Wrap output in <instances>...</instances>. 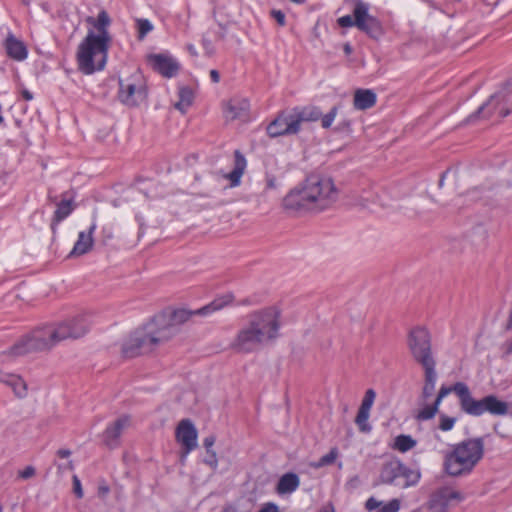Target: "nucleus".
<instances>
[{
	"mask_svg": "<svg viewBox=\"0 0 512 512\" xmlns=\"http://www.w3.org/2000/svg\"><path fill=\"white\" fill-rule=\"evenodd\" d=\"M271 16L273 17V19H275V21L280 25V26H284L286 21V17H285V14L281 11V10H272L271 11Z\"/></svg>",
	"mask_w": 512,
	"mask_h": 512,
	"instance_id": "obj_40",
	"label": "nucleus"
},
{
	"mask_svg": "<svg viewBox=\"0 0 512 512\" xmlns=\"http://www.w3.org/2000/svg\"><path fill=\"white\" fill-rule=\"evenodd\" d=\"M0 382L11 387L18 398H24L27 396V384L20 376L0 371Z\"/></svg>",
	"mask_w": 512,
	"mask_h": 512,
	"instance_id": "obj_24",
	"label": "nucleus"
},
{
	"mask_svg": "<svg viewBox=\"0 0 512 512\" xmlns=\"http://www.w3.org/2000/svg\"><path fill=\"white\" fill-rule=\"evenodd\" d=\"M350 128V122L349 121H343L341 122L336 128L335 130L336 131H340V130H344V129H349Z\"/></svg>",
	"mask_w": 512,
	"mask_h": 512,
	"instance_id": "obj_52",
	"label": "nucleus"
},
{
	"mask_svg": "<svg viewBox=\"0 0 512 512\" xmlns=\"http://www.w3.org/2000/svg\"><path fill=\"white\" fill-rule=\"evenodd\" d=\"M259 512H279V508L275 503L268 502L261 507Z\"/></svg>",
	"mask_w": 512,
	"mask_h": 512,
	"instance_id": "obj_46",
	"label": "nucleus"
},
{
	"mask_svg": "<svg viewBox=\"0 0 512 512\" xmlns=\"http://www.w3.org/2000/svg\"><path fill=\"white\" fill-rule=\"evenodd\" d=\"M338 198L331 178L311 175L283 199L282 206L292 213L321 212L330 208Z\"/></svg>",
	"mask_w": 512,
	"mask_h": 512,
	"instance_id": "obj_2",
	"label": "nucleus"
},
{
	"mask_svg": "<svg viewBox=\"0 0 512 512\" xmlns=\"http://www.w3.org/2000/svg\"><path fill=\"white\" fill-rule=\"evenodd\" d=\"M379 477L384 484L404 489L415 486L421 478V473L407 467L399 459L391 458L382 465Z\"/></svg>",
	"mask_w": 512,
	"mask_h": 512,
	"instance_id": "obj_10",
	"label": "nucleus"
},
{
	"mask_svg": "<svg viewBox=\"0 0 512 512\" xmlns=\"http://www.w3.org/2000/svg\"><path fill=\"white\" fill-rule=\"evenodd\" d=\"M210 77H211L212 82H214V83H218L220 80V75L217 70H211Z\"/></svg>",
	"mask_w": 512,
	"mask_h": 512,
	"instance_id": "obj_51",
	"label": "nucleus"
},
{
	"mask_svg": "<svg viewBox=\"0 0 512 512\" xmlns=\"http://www.w3.org/2000/svg\"><path fill=\"white\" fill-rule=\"evenodd\" d=\"M425 371V383L422 390V397L424 400L430 398L435 390L437 373L435 371V366H427L423 367Z\"/></svg>",
	"mask_w": 512,
	"mask_h": 512,
	"instance_id": "obj_28",
	"label": "nucleus"
},
{
	"mask_svg": "<svg viewBox=\"0 0 512 512\" xmlns=\"http://www.w3.org/2000/svg\"><path fill=\"white\" fill-rule=\"evenodd\" d=\"M4 47L7 55L16 61H23L28 56V50L24 42L16 38L11 32L8 33L4 41Z\"/></svg>",
	"mask_w": 512,
	"mask_h": 512,
	"instance_id": "obj_21",
	"label": "nucleus"
},
{
	"mask_svg": "<svg viewBox=\"0 0 512 512\" xmlns=\"http://www.w3.org/2000/svg\"><path fill=\"white\" fill-rule=\"evenodd\" d=\"M35 475V468L33 466H27L19 472V477L22 479H29Z\"/></svg>",
	"mask_w": 512,
	"mask_h": 512,
	"instance_id": "obj_42",
	"label": "nucleus"
},
{
	"mask_svg": "<svg viewBox=\"0 0 512 512\" xmlns=\"http://www.w3.org/2000/svg\"><path fill=\"white\" fill-rule=\"evenodd\" d=\"M0 512H2V507L0 506Z\"/></svg>",
	"mask_w": 512,
	"mask_h": 512,
	"instance_id": "obj_61",
	"label": "nucleus"
},
{
	"mask_svg": "<svg viewBox=\"0 0 512 512\" xmlns=\"http://www.w3.org/2000/svg\"><path fill=\"white\" fill-rule=\"evenodd\" d=\"M369 416H370L369 411H365V410H361V409L358 410V413L355 418V423L358 425L359 430L361 432L368 433L371 431V425L368 423Z\"/></svg>",
	"mask_w": 512,
	"mask_h": 512,
	"instance_id": "obj_32",
	"label": "nucleus"
},
{
	"mask_svg": "<svg viewBox=\"0 0 512 512\" xmlns=\"http://www.w3.org/2000/svg\"><path fill=\"white\" fill-rule=\"evenodd\" d=\"M267 134L272 137L291 135L299 132L293 111L280 113L268 126Z\"/></svg>",
	"mask_w": 512,
	"mask_h": 512,
	"instance_id": "obj_15",
	"label": "nucleus"
},
{
	"mask_svg": "<svg viewBox=\"0 0 512 512\" xmlns=\"http://www.w3.org/2000/svg\"><path fill=\"white\" fill-rule=\"evenodd\" d=\"M97 225L93 222L88 231H81L78 234V239L74 244L70 256H80L88 253L93 247V233L96 230Z\"/></svg>",
	"mask_w": 512,
	"mask_h": 512,
	"instance_id": "obj_20",
	"label": "nucleus"
},
{
	"mask_svg": "<svg viewBox=\"0 0 512 512\" xmlns=\"http://www.w3.org/2000/svg\"><path fill=\"white\" fill-rule=\"evenodd\" d=\"M439 405L434 401L432 405H425L417 412L416 418L419 421L432 419L438 412Z\"/></svg>",
	"mask_w": 512,
	"mask_h": 512,
	"instance_id": "obj_30",
	"label": "nucleus"
},
{
	"mask_svg": "<svg viewBox=\"0 0 512 512\" xmlns=\"http://www.w3.org/2000/svg\"><path fill=\"white\" fill-rule=\"evenodd\" d=\"M215 443V437L214 436H208L203 440V445L207 450V453H210L212 450V447Z\"/></svg>",
	"mask_w": 512,
	"mask_h": 512,
	"instance_id": "obj_47",
	"label": "nucleus"
},
{
	"mask_svg": "<svg viewBox=\"0 0 512 512\" xmlns=\"http://www.w3.org/2000/svg\"><path fill=\"white\" fill-rule=\"evenodd\" d=\"M299 485L300 479L298 475L289 472L280 477L276 491L279 495L291 494L298 489Z\"/></svg>",
	"mask_w": 512,
	"mask_h": 512,
	"instance_id": "obj_26",
	"label": "nucleus"
},
{
	"mask_svg": "<svg viewBox=\"0 0 512 512\" xmlns=\"http://www.w3.org/2000/svg\"><path fill=\"white\" fill-rule=\"evenodd\" d=\"M417 442L410 435L401 434L394 440L393 448L405 453L416 446Z\"/></svg>",
	"mask_w": 512,
	"mask_h": 512,
	"instance_id": "obj_29",
	"label": "nucleus"
},
{
	"mask_svg": "<svg viewBox=\"0 0 512 512\" xmlns=\"http://www.w3.org/2000/svg\"><path fill=\"white\" fill-rule=\"evenodd\" d=\"M375 398H376L375 391L373 389H368L365 392L364 398L362 400V403H361L359 409L370 412V410H371V408L373 406V403L375 401Z\"/></svg>",
	"mask_w": 512,
	"mask_h": 512,
	"instance_id": "obj_36",
	"label": "nucleus"
},
{
	"mask_svg": "<svg viewBox=\"0 0 512 512\" xmlns=\"http://www.w3.org/2000/svg\"><path fill=\"white\" fill-rule=\"evenodd\" d=\"M67 467H68L69 469H71V468H72V462H71V461H69V462H68Z\"/></svg>",
	"mask_w": 512,
	"mask_h": 512,
	"instance_id": "obj_59",
	"label": "nucleus"
},
{
	"mask_svg": "<svg viewBox=\"0 0 512 512\" xmlns=\"http://www.w3.org/2000/svg\"><path fill=\"white\" fill-rule=\"evenodd\" d=\"M506 329L511 330L512 329V311L510 312L507 322H506Z\"/></svg>",
	"mask_w": 512,
	"mask_h": 512,
	"instance_id": "obj_55",
	"label": "nucleus"
},
{
	"mask_svg": "<svg viewBox=\"0 0 512 512\" xmlns=\"http://www.w3.org/2000/svg\"><path fill=\"white\" fill-rule=\"evenodd\" d=\"M452 392L458 397L461 410L470 416L479 417L486 412L494 416H504L508 413V404L505 401L492 394L475 399L464 382H456L450 387L442 386L435 402L440 406L442 400Z\"/></svg>",
	"mask_w": 512,
	"mask_h": 512,
	"instance_id": "obj_5",
	"label": "nucleus"
},
{
	"mask_svg": "<svg viewBox=\"0 0 512 512\" xmlns=\"http://www.w3.org/2000/svg\"><path fill=\"white\" fill-rule=\"evenodd\" d=\"M87 331L88 323L83 316L68 319L33 331L17 342L11 348L10 353L14 356H21L30 352L48 350L61 341L77 339L85 335Z\"/></svg>",
	"mask_w": 512,
	"mask_h": 512,
	"instance_id": "obj_3",
	"label": "nucleus"
},
{
	"mask_svg": "<svg viewBox=\"0 0 512 512\" xmlns=\"http://www.w3.org/2000/svg\"><path fill=\"white\" fill-rule=\"evenodd\" d=\"M22 96H23V98H24L25 100H27V101H30V100H32V99H33V95H32V93H31L30 91L26 90V89H24V90L22 91Z\"/></svg>",
	"mask_w": 512,
	"mask_h": 512,
	"instance_id": "obj_54",
	"label": "nucleus"
},
{
	"mask_svg": "<svg viewBox=\"0 0 512 512\" xmlns=\"http://www.w3.org/2000/svg\"><path fill=\"white\" fill-rule=\"evenodd\" d=\"M247 167V161L244 155L236 150L234 152V167L233 170L226 175V178L230 181L231 187H237L241 183V178Z\"/></svg>",
	"mask_w": 512,
	"mask_h": 512,
	"instance_id": "obj_22",
	"label": "nucleus"
},
{
	"mask_svg": "<svg viewBox=\"0 0 512 512\" xmlns=\"http://www.w3.org/2000/svg\"><path fill=\"white\" fill-rule=\"evenodd\" d=\"M280 311L268 307L249 315L248 322L236 334L230 347L239 353H250L279 335Z\"/></svg>",
	"mask_w": 512,
	"mask_h": 512,
	"instance_id": "obj_4",
	"label": "nucleus"
},
{
	"mask_svg": "<svg viewBox=\"0 0 512 512\" xmlns=\"http://www.w3.org/2000/svg\"><path fill=\"white\" fill-rule=\"evenodd\" d=\"M463 495L450 487H443L435 491L430 499V506L437 511H445L449 506L463 500Z\"/></svg>",
	"mask_w": 512,
	"mask_h": 512,
	"instance_id": "obj_16",
	"label": "nucleus"
},
{
	"mask_svg": "<svg viewBox=\"0 0 512 512\" xmlns=\"http://www.w3.org/2000/svg\"><path fill=\"white\" fill-rule=\"evenodd\" d=\"M443 181H444V179H443V177H442V178L440 179V182H439V185H440V186H442V185H443Z\"/></svg>",
	"mask_w": 512,
	"mask_h": 512,
	"instance_id": "obj_60",
	"label": "nucleus"
},
{
	"mask_svg": "<svg viewBox=\"0 0 512 512\" xmlns=\"http://www.w3.org/2000/svg\"><path fill=\"white\" fill-rule=\"evenodd\" d=\"M130 418L122 416L118 418L113 424L109 425L104 432V442L107 446L113 448L118 445L119 437L122 432L129 426Z\"/></svg>",
	"mask_w": 512,
	"mask_h": 512,
	"instance_id": "obj_19",
	"label": "nucleus"
},
{
	"mask_svg": "<svg viewBox=\"0 0 512 512\" xmlns=\"http://www.w3.org/2000/svg\"><path fill=\"white\" fill-rule=\"evenodd\" d=\"M138 38L144 39L153 30V24L148 19H137Z\"/></svg>",
	"mask_w": 512,
	"mask_h": 512,
	"instance_id": "obj_35",
	"label": "nucleus"
},
{
	"mask_svg": "<svg viewBox=\"0 0 512 512\" xmlns=\"http://www.w3.org/2000/svg\"><path fill=\"white\" fill-rule=\"evenodd\" d=\"M512 113V81L500 87L478 110L467 118L473 122L476 118H489L494 115L506 117Z\"/></svg>",
	"mask_w": 512,
	"mask_h": 512,
	"instance_id": "obj_9",
	"label": "nucleus"
},
{
	"mask_svg": "<svg viewBox=\"0 0 512 512\" xmlns=\"http://www.w3.org/2000/svg\"><path fill=\"white\" fill-rule=\"evenodd\" d=\"M222 512H248V510L242 508L240 505H229L225 507Z\"/></svg>",
	"mask_w": 512,
	"mask_h": 512,
	"instance_id": "obj_49",
	"label": "nucleus"
},
{
	"mask_svg": "<svg viewBox=\"0 0 512 512\" xmlns=\"http://www.w3.org/2000/svg\"><path fill=\"white\" fill-rule=\"evenodd\" d=\"M475 193H476V190H473V191H470V192L468 193V195H469V196H471V198H472L473 200H476V199H478V197H477L476 195H474Z\"/></svg>",
	"mask_w": 512,
	"mask_h": 512,
	"instance_id": "obj_56",
	"label": "nucleus"
},
{
	"mask_svg": "<svg viewBox=\"0 0 512 512\" xmlns=\"http://www.w3.org/2000/svg\"><path fill=\"white\" fill-rule=\"evenodd\" d=\"M381 505H382V501H379L377 500L376 498L374 497H370L367 501H366V509L369 510V511H373L375 509H380L381 508Z\"/></svg>",
	"mask_w": 512,
	"mask_h": 512,
	"instance_id": "obj_41",
	"label": "nucleus"
},
{
	"mask_svg": "<svg viewBox=\"0 0 512 512\" xmlns=\"http://www.w3.org/2000/svg\"><path fill=\"white\" fill-rule=\"evenodd\" d=\"M292 111L299 130L303 122H316L321 118V110L316 106L296 107Z\"/></svg>",
	"mask_w": 512,
	"mask_h": 512,
	"instance_id": "obj_23",
	"label": "nucleus"
},
{
	"mask_svg": "<svg viewBox=\"0 0 512 512\" xmlns=\"http://www.w3.org/2000/svg\"><path fill=\"white\" fill-rule=\"evenodd\" d=\"M202 46L207 55H212L214 53V47L210 39L203 37L202 38Z\"/></svg>",
	"mask_w": 512,
	"mask_h": 512,
	"instance_id": "obj_43",
	"label": "nucleus"
},
{
	"mask_svg": "<svg viewBox=\"0 0 512 512\" xmlns=\"http://www.w3.org/2000/svg\"><path fill=\"white\" fill-rule=\"evenodd\" d=\"M369 8L368 3L357 0L353 8V15L338 18V25L343 28L357 27L369 37L378 39L383 34V28L380 21L369 13Z\"/></svg>",
	"mask_w": 512,
	"mask_h": 512,
	"instance_id": "obj_8",
	"label": "nucleus"
},
{
	"mask_svg": "<svg viewBox=\"0 0 512 512\" xmlns=\"http://www.w3.org/2000/svg\"><path fill=\"white\" fill-rule=\"evenodd\" d=\"M344 50H345L346 53H350L351 52V47L349 45H346Z\"/></svg>",
	"mask_w": 512,
	"mask_h": 512,
	"instance_id": "obj_57",
	"label": "nucleus"
},
{
	"mask_svg": "<svg viewBox=\"0 0 512 512\" xmlns=\"http://www.w3.org/2000/svg\"><path fill=\"white\" fill-rule=\"evenodd\" d=\"M175 437L183 447L181 462L184 463L188 454L198 445V432L191 420L183 419L177 425Z\"/></svg>",
	"mask_w": 512,
	"mask_h": 512,
	"instance_id": "obj_14",
	"label": "nucleus"
},
{
	"mask_svg": "<svg viewBox=\"0 0 512 512\" xmlns=\"http://www.w3.org/2000/svg\"><path fill=\"white\" fill-rule=\"evenodd\" d=\"M375 198H372L370 192H366L365 195H362L357 202V205L361 208L371 209V203L375 202Z\"/></svg>",
	"mask_w": 512,
	"mask_h": 512,
	"instance_id": "obj_39",
	"label": "nucleus"
},
{
	"mask_svg": "<svg viewBox=\"0 0 512 512\" xmlns=\"http://www.w3.org/2000/svg\"><path fill=\"white\" fill-rule=\"evenodd\" d=\"M208 454H209V456L205 459V463L208 464L210 467L215 469L217 467V465H218V460H217V457H216V453L214 451H211Z\"/></svg>",
	"mask_w": 512,
	"mask_h": 512,
	"instance_id": "obj_45",
	"label": "nucleus"
},
{
	"mask_svg": "<svg viewBox=\"0 0 512 512\" xmlns=\"http://www.w3.org/2000/svg\"><path fill=\"white\" fill-rule=\"evenodd\" d=\"M408 344L413 358L422 367L436 365L431 350V336L426 328H414L410 332Z\"/></svg>",
	"mask_w": 512,
	"mask_h": 512,
	"instance_id": "obj_13",
	"label": "nucleus"
},
{
	"mask_svg": "<svg viewBox=\"0 0 512 512\" xmlns=\"http://www.w3.org/2000/svg\"><path fill=\"white\" fill-rule=\"evenodd\" d=\"M179 95L180 100L175 104V107L181 112H185L192 103V92L188 88H183Z\"/></svg>",
	"mask_w": 512,
	"mask_h": 512,
	"instance_id": "obj_31",
	"label": "nucleus"
},
{
	"mask_svg": "<svg viewBox=\"0 0 512 512\" xmlns=\"http://www.w3.org/2000/svg\"><path fill=\"white\" fill-rule=\"evenodd\" d=\"M337 114H338L337 106H333L327 114H325V115L321 114V118L319 119V120H321V127L324 129L330 128L332 126L333 122L335 121Z\"/></svg>",
	"mask_w": 512,
	"mask_h": 512,
	"instance_id": "obj_34",
	"label": "nucleus"
},
{
	"mask_svg": "<svg viewBox=\"0 0 512 512\" xmlns=\"http://www.w3.org/2000/svg\"><path fill=\"white\" fill-rule=\"evenodd\" d=\"M276 188V178L272 175H267L266 177V183H265V189H275Z\"/></svg>",
	"mask_w": 512,
	"mask_h": 512,
	"instance_id": "obj_48",
	"label": "nucleus"
},
{
	"mask_svg": "<svg viewBox=\"0 0 512 512\" xmlns=\"http://www.w3.org/2000/svg\"><path fill=\"white\" fill-rule=\"evenodd\" d=\"M377 96L370 89H357L354 93L353 105L357 110H367L376 103Z\"/></svg>",
	"mask_w": 512,
	"mask_h": 512,
	"instance_id": "obj_25",
	"label": "nucleus"
},
{
	"mask_svg": "<svg viewBox=\"0 0 512 512\" xmlns=\"http://www.w3.org/2000/svg\"><path fill=\"white\" fill-rule=\"evenodd\" d=\"M86 23L90 27L78 46L77 63L81 72L90 75L103 70L106 65L112 41L109 33L111 18L105 10H101L97 17H87Z\"/></svg>",
	"mask_w": 512,
	"mask_h": 512,
	"instance_id": "obj_1",
	"label": "nucleus"
},
{
	"mask_svg": "<svg viewBox=\"0 0 512 512\" xmlns=\"http://www.w3.org/2000/svg\"><path fill=\"white\" fill-rule=\"evenodd\" d=\"M456 423V418L449 417L446 415H441L439 418V429L447 432L453 429L454 425Z\"/></svg>",
	"mask_w": 512,
	"mask_h": 512,
	"instance_id": "obj_37",
	"label": "nucleus"
},
{
	"mask_svg": "<svg viewBox=\"0 0 512 512\" xmlns=\"http://www.w3.org/2000/svg\"><path fill=\"white\" fill-rule=\"evenodd\" d=\"M232 300L233 296L227 294L214 299L211 303L196 310H188L185 308L175 309L170 313L167 323L159 328L157 332L159 335L171 334L172 337L177 332V327L188 322L193 316H209L229 305Z\"/></svg>",
	"mask_w": 512,
	"mask_h": 512,
	"instance_id": "obj_7",
	"label": "nucleus"
},
{
	"mask_svg": "<svg viewBox=\"0 0 512 512\" xmlns=\"http://www.w3.org/2000/svg\"><path fill=\"white\" fill-rule=\"evenodd\" d=\"M187 50L190 53V55H192L193 57H197L198 56V52L196 50V47L193 44H188L187 45Z\"/></svg>",
	"mask_w": 512,
	"mask_h": 512,
	"instance_id": "obj_53",
	"label": "nucleus"
},
{
	"mask_svg": "<svg viewBox=\"0 0 512 512\" xmlns=\"http://www.w3.org/2000/svg\"><path fill=\"white\" fill-rule=\"evenodd\" d=\"M171 338V334L159 335L151 329H139L133 332L123 343L122 352L125 357H135L150 351L155 345Z\"/></svg>",
	"mask_w": 512,
	"mask_h": 512,
	"instance_id": "obj_12",
	"label": "nucleus"
},
{
	"mask_svg": "<svg viewBox=\"0 0 512 512\" xmlns=\"http://www.w3.org/2000/svg\"><path fill=\"white\" fill-rule=\"evenodd\" d=\"M338 456V450L333 448L329 453L323 455L317 462L311 464L314 468H320L332 464Z\"/></svg>",
	"mask_w": 512,
	"mask_h": 512,
	"instance_id": "obj_33",
	"label": "nucleus"
},
{
	"mask_svg": "<svg viewBox=\"0 0 512 512\" xmlns=\"http://www.w3.org/2000/svg\"><path fill=\"white\" fill-rule=\"evenodd\" d=\"M74 210L72 199H63L57 204V208L54 212L51 228L56 229V226L66 219Z\"/></svg>",
	"mask_w": 512,
	"mask_h": 512,
	"instance_id": "obj_27",
	"label": "nucleus"
},
{
	"mask_svg": "<svg viewBox=\"0 0 512 512\" xmlns=\"http://www.w3.org/2000/svg\"><path fill=\"white\" fill-rule=\"evenodd\" d=\"M146 98L147 84L144 75L139 70L119 79L118 99L122 104L136 107Z\"/></svg>",
	"mask_w": 512,
	"mask_h": 512,
	"instance_id": "obj_11",
	"label": "nucleus"
},
{
	"mask_svg": "<svg viewBox=\"0 0 512 512\" xmlns=\"http://www.w3.org/2000/svg\"><path fill=\"white\" fill-rule=\"evenodd\" d=\"M291 1L294 2V3H297V4H300V3L303 2V0H291Z\"/></svg>",
	"mask_w": 512,
	"mask_h": 512,
	"instance_id": "obj_58",
	"label": "nucleus"
},
{
	"mask_svg": "<svg viewBox=\"0 0 512 512\" xmlns=\"http://www.w3.org/2000/svg\"><path fill=\"white\" fill-rule=\"evenodd\" d=\"M250 102L247 98L234 97L224 106V116L228 121H246L249 118Z\"/></svg>",
	"mask_w": 512,
	"mask_h": 512,
	"instance_id": "obj_17",
	"label": "nucleus"
},
{
	"mask_svg": "<svg viewBox=\"0 0 512 512\" xmlns=\"http://www.w3.org/2000/svg\"><path fill=\"white\" fill-rule=\"evenodd\" d=\"M73 489H74V493L76 494V496L78 498H81L83 496L81 483L77 476L73 477Z\"/></svg>",
	"mask_w": 512,
	"mask_h": 512,
	"instance_id": "obj_44",
	"label": "nucleus"
},
{
	"mask_svg": "<svg viewBox=\"0 0 512 512\" xmlns=\"http://www.w3.org/2000/svg\"><path fill=\"white\" fill-rule=\"evenodd\" d=\"M400 501L398 499H392L387 503H383L378 512H398L400 510Z\"/></svg>",
	"mask_w": 512,
	"mask_h": 512,
	"instance_id": "obj_38",
	"label": "nucleus"
},
{
	"mask_svg": "<svg viewBox=\"0 0 512 512\" xmlns=\"http://www.w3.org/2000/svg\"><path fill=\"white\" fill-rule=\"evenodd\" d=\"M148 62L155 71L167 78L173 77L179 69L178 63L165 54L150 55Z\"/></svg>",
	"mask_w": 512,
	"mask_h": 512,
	"instance_id": "obj_18",
	"label": "nucleus"
},
{
	"mask_svg": "<svg viewBox=\"0 0 512 512\" xmlns=\"http://www.w3.org/2000/svg\"><path fill=\"white\" fill-rule=\"evenodd\" d=\"M57 455H58V457H60V458H69V457H70V455H71V451H70V450H68V449H59V450L57 451Z\"/></svg>",
	"mask_w": 512,
	"mask_h": 512,
	"instance_id": "obj_50",
	"label": "nucleus"
},
{
	"mask_svg": "<svg viewBox=\"0 0 512 512\" xmlns=\"http://www.w3.org/2000/svg\"><path fill=\"white\" fill-rule=\"evenodd\" d=\"M484 454V442L474 438L457 444L445 457V470L451 476L470 473Z\"/></svg>",
	"mask_w": 512,
	"mask_h": 512,
	"instance_id": "obj_6",
	"label": "nucleus"
}]
</instances>
